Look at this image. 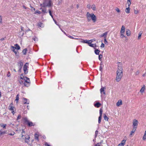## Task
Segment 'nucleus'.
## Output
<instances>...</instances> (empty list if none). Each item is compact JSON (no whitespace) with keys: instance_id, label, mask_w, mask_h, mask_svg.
Listing matches in <instances>:
<instances>
[{"instance_id":"nucleus-60","label":"nucleus","mask_w":146,"mask_h":146,"mask_svg":"<svg viewBox=\"0 0 146 146\" xmlns=\"http://www.w3.org/2000/svg\"><path fill=\"white\" fill-rule=\"evenodd\" d=\"M37 39V38H34V40H36Z\"/></svg>"},{"instance_id":"nucleus-5","label":"nucleus","mask_w":146,"mask_h":146,"mask_svg":"<svg viewBox=\"0 0 146 146\" xmlns=\"http://www.w3.org/2000/svg\"><path fill=\"white\" fill-rule=\"evenodd\" d=\"M23 80L25 81L26 84H27L28 86L29 85L30 81L29 78L26 77H22L21 76L19 80V82L21 84H23V82L22 81Z\"/></svg>"},{"instance_id":"nucleus-63","label":"nucleus","mask_w":146,"mask_h":146,"mask_svg":"<svg viewBox=\"0 0 146 146\" xmlns=\"http://www.w3.org/2000/svg\"><path fill=\"white\" fill-rule=\"evenodd\" d=\"M100 69H102V67H100Z\"/></svg>"},{"instance_id":"nucleus-15","label":"nucleus","mask_w":146,"mask_h":146,"mask_svg":"<svg viewBox=\"0 0 146 146\" xmlns=\"http://www.w3.org/2000/svg\"><path fill=\"white\" fill-rule=\"evenodd\" d=\"M108 32H107L104 33H103L101 35V37H104V38H106V36L108 34Z\"/></svg>"},{"instance_id":"nucleus-41","label":"nucleus","mask_w":146,"mask_h":146,"mask_svg":"<svg viewBox=\"0 0 146 146\" xmlns=\"http://www.w3.org/2000/svg\"><path fill=\"white\" fill-rule=\"evenodd\" d=\"M19 94H18L16 97V98L15 99V100L17 101V102L18 101V100H19Z\"/></svg>"},{"instance_id":"nucleus-53","label":"nucleus","mask_w":146,"mask_h":146,"mask_svg":"<svg viewBox=\"0 0 146 146\" xmlns=\"http://www.w3.org/2000/svg\"><path fill=\"white\" fill-rule=\"evenodd\" d=\"M24 119L25 121L28 122V119L27 118H25Z\"/></svg>"},{"instance_id":"nucleus-21","label":"nucleus","mask_w":146,"mask_h":146,"mask_svg":"<svg viewBox=\"0 0 146 146\" xmlns=\"http://www.w3.org/2000/svg\"><path fill=\"white\" fill-rule=\"evenodd\" d=\"M101 105L100 103L99 102H97V103L94 104V106L95 107H96L97 108L99 107Z\"/></svg>"},{"instance_id":"nucleus-46","label":"nucleus","mask_w":146,"mask_h":146,"mask_svg":"<svg viewBox=\"0 0 146 146\" xmlns=\"http://www.w3.org/2000/svg\"><path fill=\"white\" fill-rule=\"evenodd\" d=\"M101 144V143H98L96 144L95 146H100V145Z\"/></svg>"},{"instance_id":"nucleus-1","label":"nucleus","mask_w":146,"mask_h":146,"mask_svg":"<svg viewBox=\"0 0 146 146\" xmlns=\"http://www.w3.org/2000/svg\"><path fill=\"white\" fill-rule=\"evenodd\" d=\"M123 76L122 68V65L119 63L118 65L117 70V75L116 80L117 82L120 81Z\"/></svg>"},{"instance_id":"nucleus-22","label":"nucleus","mask_w":146,"mask_h":146,"mask_svg":"<svg viewBox=\"0 0 146 146\" xmlns=\"http://www.w3.org/2000/svg\"><path fill=\"white\" fill-rule=\"evenodd\" d=\"M131 4V2L130 0H127V5H128V7H129L130 6Z\"/></svg>"},{"instance_id":"nucleus-34","label":"nucleus","mask_w":146,"mask_h":146,"mask_svg":"<svg viewBox=\"0 0 146 146\" xmlns=\"http://www.w3.org/2000/svg\"><path fill=\"white\" fill-rule=\"evenodd\" d=\"M142 34V33L141 32H140L139 33L138 36V39H139L140 38Z\"/></svg>"},{"instance_id":"nucleus-23","label":"nucleus","mask_w":146,"mask_h":146,"mask_svg":"<svg viewBox=\"0 0 146 146\" xmlns=\"http://www.w3.org/2000/svg\"><path fill=\"white\" fill-rule=\"evenodd\" d=\"M40 9L42 10V12L44 13H47V11L46 9H42V8H40Z\"/></svg>"},{"instance_id":"nucleus-11","label":"nucleus","mask_w":146,"mask_h":146,"mask_svg":"<svg viewBox=\"0 0 146 146\" xmlns=\"http://www.w3.org/2000/svg\"><path fill=\"white\" fill-rule=\"evenodd\" d=\"M13 104L11 103L10 104V106H9V109L12 111V112L13 113V114H14L15 113V112H14V107L13 106H12V105Z\"/></svg>"},{"instance_id":"nucleus-25","label":"nucleus","mask_w":146,"mask_h":146,"mask_svg":"<svg viewBox=\"0 0 146 146\" xmlns=\"http://www.w3.org/2000/svg\"><path fill=\"white\" fill-rule=\"evenodd\" d=\"M23 102L24 104H29L28 102H27V100L26 99L23 98Z\"/></svg>"},{"instance_id":"nucleus-50","label":"nucleus","mask_w":146,"mask_h":146,"mask_svg":"<svg viewBox=\"0 0 146 146\" xmlns=\"http://www.w3.org/2000/svg\"><path fill=\"white\" fill-rule=\"evenodd\" d=\"M22 81L23 82V84H24V85H25V86H28V85H27V84H26V83H25V82H25V81H24V80H22Z\"/></svg>"},{"instance_id":"nucleus-17","label":"nucleus","mask_w":146,"mask_h":146,"mask_svg":"<svg viewBox=\"0 0 146 146\" xmlns=\"http://www.w3.org/2000/svg\"><path fill=\"white\" fill-rule=\"evenodd\" d=\"M105 88H104V87H102L101 88L100 90V92L101 94L102 93V92H103L104 94H106V93L105 92Z\"/></svg>"},{"instance_id":"nucleus-32","label":"nucleus","mask_w":146,"mask_h":146,"mask_svg":"<svg viewBox=\"0 0 146 146\" xmlns=\"http://www.w3.org/2000/svg\"><path fill=\"white\" fill-rule=\"evenodd\" d=\"M134 13L135 14H138L139 13V11L137 9H135L134 10Z\"/></svg>"},{"instance_id":"nucleus-28","label":"nucleus","mask_w":146,"mask_h":146,"mask_svg":"<svg viewBox=\"0 0 146 146\" xmlns=\"http://www.w3.org/2000/svg\"><path fill=\"white\" fill-rule=\"evenodd\" d=\"M38 136H39V135L38 133H35V139H38Z\"/></svg>"},{"instance_id":"nucleus-2","label":"nucleus","mask_w":146,"mask_h":146,"mask_svg":"<svg viewBox=\"0 0 146 146\" xmlns=\"http://www.w3.org/2000/svg\"><path fill=\"white\" fill-rule=\"evenodd\" d=\"M86 17L88 21L90 22L92 21L93 23H95L97 21L96 16L93 13H90L87 12L86 15Z\"/></svg>"},{"instance_id":"nucleus-18","label":"nucleus","mask_w":146,"mask_h":146,"mask_svg":"<svg viewBox=\"0 0 146 146\" xmlns=\"http://www.w3.org/2000/svg\"><path fill=\"white\" fill-rule=\"evenodd\" d=\"M92 42H93L92 40H84V41L83 42L84 43H88L89 44L90 43H91Z\"/></svg>"},{"instance_id":"nucleus-12","label":"nucleus","mask_w":146,"mask_h":146,"mask_svg":"<svg viewBox=\"0 0 146 146\" xmlns=\"http://www.w3.org/2000/svg\"><path fill=\"white\" fill-rule=\"evenodd\" d=\"M30 137L29 135H27L25 137V141L26 143H28L29 141Z\"/></svg>"},{"instance_id":"nucleus-29","label":"nucleus","mask_w":146,"mask_h":146,"mask_svg":"<svg viewBox=\"0 0 146 146\" xmlns=\"http://www.w3.org/2000/svg\"><path fill=\"white\" fill-rule=\"evenodd\" d=\"M27 49L26 48H25L23 50V54H25L27 52Z\"/></svg>"},{"instance_id":"nucleus-13","label":"nucleus","mask_w":146,"mask_h":146,"mask_svg":"<svg viewBox=\"0 0 146 146\" xmlns=\"http://www.w3.org/2000/svg\"><path fill=\"white\" fill-rule=\"evenodd\" d=\"M122 104V101L121 100H119L117 103L116 104L117 107H119Z\"/></svg>"},{"instance_id":"nucleus-20","label":"nucleus","mask_w":146,"mask_h":146,"mask_svg":"<svg viewBox=\"0 0 146 146\" xmlns=\"http://www.w3.org/2000/svg\"><path fill=\"white\" fill-rule=\"evenodd\" d=\"M7 125L5 124L0 123V126L3 128L5 129Z\"/></svg>"},{"instance_id":"nucleus-31","label":"nucleus","mask_w":146,"mask_h":146,"mask_svg":"<svg viewBox=\"0 0 146 146\" xmlns=\"http://www.w3.org/2000/svg\"><path fill=\"white\" fill-rule=\"evenodd\" d=\"M95 52L96 54H98L99 53L100 51L98 49H96L95 50Z\"/></svg>"},{"instance_id":"nucleus-45","label":"nucleus","mask_w":146,"mask_h":146,"mask_svg":"<svg viewBox=\"0 0 146 146\" xmlns=\"http://www.w3.org/2000/svg\"><path fill=\"white\" fill-rule=\"evenodd\" d=\"M24 134H25V132L24 131H23L21 133V137L22 138L24 136Z\"/></svg>"},{"instance_id":"nucleus-56","label":"nucleus","mask_w":146,"mask_h":146,"mask_svg":"<svg viewBox=\"0 0 146 146\" xmlns=\"http://www.w3.org/2000/svg\"><path fill=\"white\" fill-rule=\"evenodd\" d=\"M87 8H90V5H87Z\"/></svg>"},{"instance_id":"nucleus-3","label":"nucleus","mask_w":146,"mask_h":146,"mask_svg":"<svg viewBox=\"0 0 146 146\" xmlns=\"http://www.w3.org/2000/svg\"><path fill=\"white\" fill-rule=\"evenodd\" d=\"M42 3L40 5L44 8L46 7H50L53 6V3L52 0H42Z\"/></svg>"},{"instance_id":"nucleus-9","label":"nucleus","mask_w":146,"mask_h":146,"mask_svg":"<svg viewBox=\"0 0 146 146\" xmlns=\"http://www.w3.org/2000/svg\"><path fill=\"white\" fill-rule=\"evenodd\" d=\"M145 85H143L141 89L140 90V92L142 94H143V93L144 92L145 90Z\"/></svg>"},{"instance_id":"nucleus-36","label":"nucleus","mask_w":146,"mask_h":146,"mask_svg":"<svg viewBox=\"0 0 146 146\" xmlns=\"http://www.w3.org/2000/svg\"><path fill=\"white\" fill-rule=\"evenodd\" d=\"M102 116H100L98 118V123H100L101 121V120L102 119Z\"/></svg>"},{"instance_id":"nucleus-7","label":"nucleus","mask_w":146,"mask_h":146,"mask_svg":"<svg viewBox=\"0 0 146 146\" xmlns=\"http://www.w3.org/2000/svg\"><path fill=\"white\" fill-rule=\"evenodd\" d=\"M138 121L135 119H134L133 121V128H135L137 129L138 125Z\"/></svg>"},{"instance_id":"nucleus-14","label":"nucleus","mask_w":146,"mask_h":146,"mask_svg":"<svg viewBox=\"0 0 146 146\" xmlns=\"http://www.w3.org/2000/svg\"><path fill=\"white\" fill-rule=\"evenodd\" d=\"M136 129L135 128H133L132 131L130 132V137H131L132 135H133V134L134 133V132L136 130Z\"/></svg>"},{"instance_id":"nucleus-52","label":"nucleus","mask_w":146,"mask_h":146,"mask_svg":"<svg viewBox=\"0 0 146 146\" xmlns=\"http://www.w3.org/2000/svg\"><path fill=\"white\" fill-rule=\"evenodd\" d=\"M21 116L20 115H19L18 116L17 119H19L21 118Z\"/></svg>"},{"instance_id":"nucleus-43","label":"nucleus","mask_w":146,"mask_h":146,"mask_svg":"<svg viewBox=\"0 0 146 146\" xmlns=\"http://www.w3.org/2000/svg\"><path fill=\"white\" fill-rule=\"evenodd\" d=\"M31 10L32 11H35V9L33 7H32V6H31Z\"/></svg>"},{"instance_id":"nucleus-55","label":"nucleus","mask_w":146,"mask_h":146,"mask_svg":"<svg viewBox=\"0 0 146 146\" xmlns=\"http://www.w3.org/2000/svg\"><path fill=\"white\" fill-rule=\"evenodd\" d=\"M45 145L46 146H50L47 143H46L45 144Z\"/></svg>"},{"instance_id":"nucleus-47","label":"nucleus","mask_w":146,"mask_h":146,"mask_svg":"<svg viewBox=\"0 0 146 146\" xmlns=\"http://www.w3.org/2000/svg\"><path fill=\"white\" fill-rule=\"evenodd\" d=\"M105 46V45L104 43H102L101 45V48H104Z\"/></svg>"},{"instance_id":"nucleus-57","label":"nucleus","mask_w":146,"mask_h":146,"mask_svg":"<svg viewBox=\"0 0 146 146\" xmlns=\"http://www.w3.org/2000/svg\"><path fill=\"white\" fill-rule=\"evenodd\" d=\"M53 19V20H54V21L55 23L56 24V25H57V22L54 19V18L53 19Z\"/></svg>"},{"instance_id":"nucleus-33","label":"nucleus","mask_w":146,"mask_h":146,"mask_svg":"<svg viewBox=\"0 0 146 146\" xmlns=\"http://www.w3.org/2000/svg\"><path fill=\"white\" fill-rule=\"evenodd\" d=\"M48 11H49V15L51 16L52 18V19H53V15H52V14L51 11L50 9H49V10H48Z\"/></svg>"},{"instance_id":"nucleus-10","label":"nucleus","mask_w":146,"mask_h":146,"mask_svg":"<svg viewBox=\"0 0 146 146\" xmlns=\"http://www.w3.org/2000/svg\"><path fill=\"white\" fill-rule=\"evenodd\" d=\"M126 140H122L121 143H120L117 146H124L125 145Z\"/></svg>"},{"instance_id":"nucleus-35","label":"nucleus","mask_w":146,"mask_h":146,"mask_svg":"<svg viewBox=\"0 0 146 146\" xmlns=\"http://www.w3.org/2000/svg\"><path fill=\"white\" fill-rule=\"evenodd\" d=\"M36 13H38V14H41V12L40 11H39L38 10H36L35 12L34 13V14H36Z\"/></svg>"},{"instance_id":"nucleus-51","label":"nucleus","mask_w":146,"mask_h":146,"mask_svg":"<svg viewBox=\"0 0 146 146\" xmlns=\"http://www.w3.org/2000/svg\"><path fill=\"white\" fill-rule=\"evenodd\" d=\"M104 43L105 44H107L108 43V42L106 40V38H105L104 39Z\"/></svg>"},{"instance_id":"nucleus-19","label":"nucleus","mask_w":146,"mask_h":146,"mask_svg":"<svg viewBox=\"0 0 146 146\" xmlns=\"http://www.w3.org/2000/svg\"><path fill=\"white\" fill-rule=\"evenodd\" d=\"M125 11L127 13H129L130 12V9L129 7H127V8H126L125 10Z\"/></svg>"},{"instance_id":"nucleus-38","label":"nucleus","mask_w":146,"mask_h":146,"mask_svg":"<svg viewBox=\"0 0 146 146\" xmlns=\"http://www.w3.org/2000/svg\"><path fill=\"white\" fill-rule=\"evenodd\" d=\"M102 110L101 109H100V116H102Z\"/></svg>"},{"instance_id":"nucleus-54","label":"nucleus","mask_w":146,"mask_h":146,"mask_svg":"<svg viewBox=\"0 0 146 146\" xmlns=\"http://www.w3.org/2000/svg\"><path fill=\"white\" fill-rule=\"evenodd\" d=\"M68 36L70 38H72V39H76V38H74V37L72 36Z\"/></svg>"},{"instance_id":"nucleus-8","label":"nucleus","mask_w":146,"mask_h":146,"mask_svg":"<svg viewBox=\"0 0 146 146\" xmlns=\"http://www.w3.org/2000/svg\"><path fill=\"white\" fill-rule=\"evenodd\" d=\"M28 64H29L27 63H26V64H25L23 70L25 72V74H27L28 72L27 70Z\"/></svg>"},{"instance_id":"nucleus-61","label":"nucleus","mask_w":146,"mask_h":146,"mask_svg":"<svg viewBox=\"0 0 146 146\" xmlns=\"http://www.w3.org/2000/svg\"><path fill=\"white\" fill-rule=\"evenodd\" d=\"M98 131H96V134L97 133H98Z\"/></svg>"},{"instance_id":"nucleus-6","label":"nucleus","mask_w":146,"mask_h":146,"mask_svg":"<svg viewBox=\"0 0 146 146\" xmlns=\"http://www.w3.org/2000/svg\"><path fill=\"white\" fill-rule=\"evenodd\" d=\"M125 31V27L124 26H122L121 28V29L120 31V36L121 38L125 37L126 38L125 36L124 35V33Z\"/></svg>"},{"instance_id":"nucleus-64","label":"nucleus","mask_w":146,"mask_h":146,"mask_svg":"<svg viewBox=\"0 0 146 146\" xmlns=\"http://www.w3.org/2000/svg\"><path fill=\"white\" fill-rule=\"evenodd\" d=\"M21 65H23V63L22 62H21Z\"/></svg>"},{"instance_id":"nucleus-24","label":"nucleus","mask_w":146,"mask_h":146,"mask_svg":"<svg viewBox=\"0 0 146 146\" xmlns=\"http://www.w3.org/2000/svg\"><path fill=\"white\" fill-rule=\"evenodd\" d=\"M91 8L93 11L96 10V9L95 5L94 4L91 7Z\"/></svg>"},{"instance_id":"nucleus-37","label":"nucleus","mask_w":146,"mask_h":146,"mask_svg":"<svg viewBox=\"0 0 146 146\" xmlns=\"http://www.w3.org/2000/svg\"><path fill=\"white\" fill-rule=\"evenodd\" d=\"M115 10L118 13H119L120 12V11L119 9L117 7L115 8Z\"/></svg>"},{"instance_id":"nucleus-30","label":"nucleus","mask_w":146,"mask_h":146,"mask_svg":"<svg viewBox=\"0 0 146 146\" xmlns=\"http://www.w3.org/2000/svg\"><path fill=\"white\" fill-rule=\"evenodd\" d=\"M5 131H2L1 130H0V135L5 134Z\"/></svg>"},{"instance_id":"nucleus-16","label":"nucleus","mask_w":146,"mask_h":146,"mask_svg":"<svg viewBox=\"0 0 146 146\" xmlns=\"http://www.w3.org/2000/svg\"><path fill=\"white\" fill-rule=\"evenodd\" d=\"M131 31H130V30L129 29H127L126 31V35L128 36H130L131 35Z\"/></svg>"},{"instance_id":"nucleus-44","label":"nucleus","mask_w":146,"mask_h":146,"mask_svg":"<svg viewBox=\"0 0 146 146\" xmlns=\"http://www.w3.org/2000/svg\"><path fill=\"white\" fill-rule=\"evenodd\" d=\"M28 125L29 126H32L33 125V123L31 122H29Z\"/></svg>"},{"instance_id":"nucleus-59","label":"nucleus","mask_w":146,"mask_h":146,"mask_svg":"<svg viewBox=\"0 0 146 146\" xmlns=\"http://www.w3.org/2000/svg\"><path fill=\"white\" fill-rule=\"evenodd\" d=\"M4 40V38H2L1 39V41H3V40Z\"/></svg>"},{"instance_id":"nucleus-48","label":"nucleus","mask_w":146,"mask_h":146,"mask_svg":"<svg viewBox=\"0 0 146 146\" xmlns=\"http://www.w3.org/2000/svg\"><path fill=\"white\" fill-rule=\"evenodd\" d=\"M11 76V74H10V73L9 72H8V74H7V76L8 77H10Z\"/></svg>"},{"instance_id":"nucleus-42","label":"nucleus","mask_w":146,"mask_h":146,"mask_svg":"<svg viewBox=\"0 0 146 146\" xmlns=\"http://www.w3.org/2000/svg\"><path fill=\"white\" fill-rule=\"evenodd\" d=\"M102 54H100L99 56V59L100 60H101V59L102 58Z\"/></svg>"},{"instance_id":"nucleus-39","label":"nucleus","mask_w":146,"mask_h":146,"mask_svg":"<svg viewBox=\"0 0 146 146\" xmlns=\"http://www.w3.org/2000/svg\"><path fill=\"white\" fill-rule=\"evenodd\" d=\"M2 16L1 15L0 16V23L2 24Z\"/></svg>"},{"instance_id":"nucleus-58","label":"nucleus","mask_w":146,"mask_h":146,"mask_svg":"<svg viewBox=\"0 0 146 146\" xmlns=\"http://www.w3.org/2000/svg\"><path fill=\"white\" fill-rule=\"evenodd\" d=\"M23 7L24 9H27V7H26L25 6H23Z\"/></svg>"},{"instance_id":"nucleus-62","label":"nucleus","mask_w":146,"mask_h":146,"mask_svg":"<svg viewBox=\"0 0 146 146\" xmlns=\"http://www.w3.org/2000/svg\"><path fill=\"white\" fill-rule=\"evenodd\" d=\"M1 92H0V97H1Z\"/></svg>"},{"instance_id":"nucleus-4","label":"nucleus","mask_w":146,"mask_h":146,"mask_svg":"<svg viewBox=\"0 0 146 146\" xmlns=\"http://www.w3.org/2000/svg\"><path fill=\"white\" fill-rule=\"evenodd\" d=\"M15 46H11V50L15 53L16 56H18L19 54L18 50L20 49V47L19 45L17 44H16Z\"/></svg>"},{"instance_id":"nucleus-40","label":"nucleus","mask_w":146,"mask_h":146,"mask_svg":"<svg viewBox=\"0 0 146 146\" xmlns=\"http://www.w3.org/2000/svg\"><path fill=\"white\" fill-rule=\"evenodd\" d=\"M88 45L91 47H94V46H95V45H94V44H92L91 43H90Z\"/></svg>"},{"instance_id":"nucleus-26","label":"nucleus","mask_w":146,"mask_h":146,"mask_svg":"<svg viewBox=\"0 0 146 146\" xmlns=\"http://www.w3.org/2000/svg\"><path fill=\"white\" fill-rule=\"evenodd\" d=\"M104 119L106 121H108V118L107 117L105 114H104Z\"/></svg>"},{"instance_id":"nucleus-49","label":"nucleus","mask_w":146,"mask_h":146,"mask_svg":"<svg viewBox=\"0 0 146 146\" xmlns=\"http://www.w3.org/2000/svg\"><path fill=\"white\" fill-rule=\"evenodd\" d=\"M143 139L144 140H145L146 139V135H144Z\"/></svg>"},{"instance_id":"nucleus-27","label":"nucleus","mask_w":146,"mask_h":146,"mask_svg":"<svg viewBox=\"0 0 146 146\" xmlns=\"http://www.w3.org/2000/svg\"><path fill=\"white\" fill-rule=\"evenodd\" d=\"M15 133L14 132L12 131L11 133H9L8 135H9L13 136L15 135Z\"/></svg>"}]
</instances>
